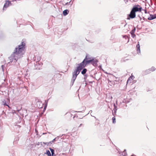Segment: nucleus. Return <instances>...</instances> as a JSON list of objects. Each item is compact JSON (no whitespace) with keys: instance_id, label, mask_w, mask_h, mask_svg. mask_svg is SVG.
Returning a JSON list of instances; mask_svg holds the SVG:
<instances>
[{"instance_id":"nucleus-1","label":"nucleus","mask_w":156,"mask_h":156,"mask_svg":"<svg viewBox=\"0 0 156 156\" xmlns=\"http://www.w3.org/2000/svg\"><path fill=\"white\" fill-rule=\"evenodd\" d=\"M92 62V60L87 59V55H86L83 61L80 64H78V66L72 73V80L74 82L76 79L77 76L79 74L80 71L88 64Z\"/></svg>"},{"instance_id":"nucleus-2","label":"nucleus","mask_w":156,"mask_h":156,"mask_svg":"<svg viewBox=\"0 0 156 156\" xmlns=\"http://www.w3.org/2000/svg\"><path fill=\"white\" fill-rule=\"evenodd\" d=\"M25 43L22 42L21 44L16 48L12 54L13 59L16 62L18 60L22 58L24 54V50L25 48Z\"/></svg>"},{"instance_id":"nucleus-3","label":"nucleus","mask_w":156,"mask_h":156,"mask_svg":"<svg viewBox=\"0 0 156 156\" xmlns=\"http://www.w3.org/2000/svg\"><path fill=\"white\" fill-rule=\"evenodd\" d=\"M142 9V7L139 5H134L132 9L130 14L128 15L127 20L133 19L136 16V13L137 12H141Z\"/></svg>"},{"instance_id":"nucleus-4","label":"nucleus","mask_w":156,"mask_h":156,"mask_svg":"<svg viewBox=\"0 0 156 156\" xmlns=\"http://www.w3.org/2000/svg\"><path fill=\"white\" fill-rule=\"evenodd\" d=\"M11 2L10 1H6L5 4L4 5L3 10L4 11L5 9L9 7V5H11Z\"/></svg>"},{"instance_id":"nucleus-5","label":"nucleus","mask_w":156,"mask_h":156,"mask_svg":"<svg viewBox=\"0 0 156 156\" xmlns=\"http://www.w3.org/2000/svg\"><path fill=\"white\" fill-rule=\"evenodd\" d=\"M136 30V28L134 27L133 29L130 32V33L132 37L133 38H134L136 37V35L134 34Z\"/></svg>"},{"instance_id":"nucleus-6","label":"nucleus","mask_w":156,"mask_h":156,"mask_svg":"<svg viewBox=\"0 0 156 156\" xmlns=\"http://www.w3.org/2000/svg\"><path fill=\"white\" fill-rule=\"evenodd\" d=\"M138 44L136 46V51L137 52V53H140V45L139 44V42H138Z\"/></svg>"},{"instance_id":"nucleus-7","label":"nucleus","mask_w":156,"mask_h":156,"mask_svg":"<svg viewBox=\"0 0 156 156\" xmlns=\"http://www.w3.org/2000/svg\"><path fill=\"white\" fill-rule=\"evenodd\" d=\"M156 18V14H155L154 15H150V17L148 18V19L149 20H151L154 19Z\"/></svg>"},{"instance_id":"nucleus-8","label":"nucleus","mask_w":156,"mask_h":156,"mask_svg":"<svg viewBox=\"0 0 156 156\" xmlns=\"http://www.w3.org/2000/svg\"><path fill=\"white\" fill-rule=\"evenodd\" d=\"M69 12V11L67 9H66L63 11V13L64 16H66L68 14Z\"/></svg>"},{"instance_id":"nucleus-9","label":"nucleus","mask_w":156,"mask_h":156,"mask_svg":"<svg viewBox=\"0 0 156 156\" xmlns=\"http://www.w3.org/2000/svg\"><path fill=\"white\" fill-rule=\"evenodd\" d=\"M43 144H44L45 145H47L48 146V145H51V144H52V142L50 141L48 142H46V143L43 142Z\"/></svg>"},{"instance_id":"nucleus-10","label":"nucleus","mask_w":156,"mask_h":156,"mask_svg":"<svg viewBox=\"0 0 156 156\" xmlns=\"http://www.w3.org/2000/svg\"><path fill=\"white\" fill-rule=\"evenodd\" d=\"M87 71V69H84L81 72V73L84 75V74Z\"/></svg>"},{"instance_id":"nucleus-11","label":"nucleus","mask_w":156,"mask_h":156,"mask_svg":"<svg viewBox=\"0 0 156 156\" xmlns=\"http://www.w3.org/2000/svg\"><path fill=\"white\" fill-rule=\"evenodd\" d=\"M132 81L131 79V77H129L127 81L126 85H127L129 83H131Z\"/></svg>"},{"instance_id":"nucleus-12","label":"nucleus","mask_w":156,"mask_h":156,"mask_svg":"<svg viewBox=\"0 0 156 156\" xmlns=\"http://www.w3.org/2000/svg\"><path fill=\"white\" fill-rule=\"evenodd\" d=\"M156 69L154 67H151L150 69H149V70L152 72H153L154 71H155Z\"/></svg>"},{"instance_id":"nucleus-13","label":"nucleus","mask_w":156,"mask_h":156,"mask_svg":"<svg viewBox=\"0 0 156 156\" xmlns=\"http://www.w3.org/2000/svg\"><path fill=\"white\" fill-rule=\"evenodd\" d=\"M46 154L48 156H51V153H50V151L48 150L47 151Z\"/></svg>"},{"instance_id":"nucleus-14","label":"nucleus","mask_w":156,"mask_h":156,"mask_svg":"<svg viewBox=\"0 0 156 156\" xmlns=\"http://www.w3.org/2000/svg\"><path fill=\"white\" fill-rule=\"evenodd\" d=\"M112 120L113 123H115L116 122V119H115V117H113L112 118Z\"/></svg>"},{"instance_id":"nucleus-15","label":"nucleus","mask_w":156,"mask_h":156,"mask_svg":"<svg viewBox=\"0 0 156 156\" xmlns=\"http://www.w3.org/2000/svg\"><path fill=\"white\" fill-rule=\"evenodd\" d=\"M50 151L51 152L52 155V156H54V150L51 148H50Z\"/></svg>"},{"instance_id":"nucleus-16","label":"nucleus","mask_w":156,"mask_h":156,"mask_svg":"<svg viewBox=\"0 0 156 156\" xmlns=\"http://www.w3.org/2000/svg\"><path fill=\"white\" fill-rule=\"evenodd\" d=\"M87 59L88 60H92V62H94V58H90L87 57Z\"/></svg>"},{"instance_id":"nucleus-17","label":"nucleus","mask_w":156,"mask_h":156,"mask_svg":"<svg viewBox=\"0 0 156 156\" xmlns=\"http://www.w3.org/2000/svg\"><path fill=\"white\" fill-rule=\"evenodd\" d=\"M129 77H131V79L132 80H133L134 77L133 76H131Z\"/></svg>"},{"instance_id":"nucleus-18","label":"nucleus","mask_w":156,"mask_h":156,"mask_svg":"<svg viewBox=\"0 0 156 156\" xmlns=\"http://www.w3.org/2000/svg\"><path fill=\"white\" fill-rule=\"evenodd\" d=\"M111 83H112V82L111 81H108V84L109 85L112 86V85L111 84Z\"/></svg>"},{"instance_id":"nucleus-19","label":"nucleus","mask_w":156,"mask_h":156,"mask_svg":"<svg viewBox=\"0 0 156 156\" xmlns=\"http://www.w3.org/2000/svg\"><path fill=\"white\" fill-rule=\"evenodd\" d=\"M123 37H125L126 39V38H128V37L127 36H123Z\"/></svg>"},{"instance_id":"nucleus-20","label":"nucleus","mask_w":156,"mask_h":156,"mask_svg":"<svg viewBox=\"0 0 156 156\" xmlns=\"http://www.w3.org/2000/svg\"><path fill=\"white\" fill-rule=\"evenodd\" d=\"M144 12H145V13L146 14H147V10L146 9H144Z\"/></svg>"},{"instance_id":"nucleus-21","label":"nucleus","mask_w":156,"mask_h":156,"mask_svg":"<svg viewBox=\"0 0 156 156\" xmlns=\"http://www.w3.org/2000/svg\"><path fill=\"white\" fill-rule=\"evenodd\" d=\"M55 139H53L51 141L52 142V143L54 142L55 141Z\"/></svg>"},{"instance_id":"nucleus-22","label":"nucleus","mask_w":156,"mask_h":156,"mask_svg":"<svg viewBox=\"0 0 156 156\" xmlns=\"http://www.w3.org/2000/svg\"><path fill=\"white\" fill-rule=\"evenodd\" d=\"M83 125V124L82 123L80 124V125L79 126V127L81 126H82Z\"/></svg>"},{"instance_id":"nucleus-23","label":"nucleus","mask_w":156,"mask_h":156,"mask_svg":"<svg viewBox=\"0 0 156 156\" xmlns=\"http://www.w3.org/2000/svg\"><path fill=\"white\" fill-rule=\"evenodd\" d=\"M4 105H6V106H8V107H9V106L6 104V103H5L4 104Z\"/></svg>"},{"instance_id":"nucleus-24","label":"nucleus","mask_w":156,"mask_h":156,"mask_svg":"<svg viewBox=\"0 0 156 156\" xmlns=\"http://www.w3.org/2000/svg\"><path fill=\"white\" fill-rule=\"evenodd\" d=\"M68 2H67V3L66 4H68Z\"/></svg>"}]
</instances>
